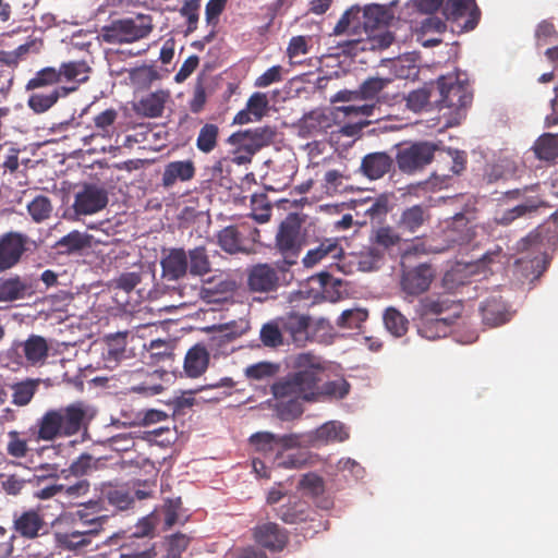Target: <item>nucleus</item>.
Returning <instances> with one entry per match:
<instances>
[{
    "mask_svg": "<svg viewBox=\"0 0 558 558\" xmlns=\"http://www.w3.org/2000/svg\"><path fill=\"white\" fill-rule=\"evenodd\" d=\"M153 29L151 16L138 14L135 17L113 20L110 24L101 27L100 35L107 44L122 45L144 39Z\"/></svg>",
    "mask_w": 558,
    "mask_h": 558,
    "instance_id": "423d86ee",
    "label": "nucleus"
},
{
    "mask_svg": "<svg viewBox=\"0 0 558 558\" xmlns=\"http://www.w3.org/2000/svg\"><path fill=\"white\" fill-rule=\"evenodd\" d=\"M453 319L449 317L428 318L417 316V332L427 340H435L446 337Z\"/></svg>",
    "mask_w": 558,
    "mask_h": 558,
    "instance_id": "f704fd0d",
    "label": "nucleus"
},
{
    "mask_svg": "<svg viewBox=\"0 0 558 558\" xmlns=\"http://www.w3.org/2000/svg\"><path fill=\"white\" fill-rule=\"evenodd\" d=\"M288 271L289 267L282 263L253 265L247 269V287L252 292H274L280 287L281 280H286Z\"/></svg>",
    "mask_w": 558,
    "mask_h": 558,
    "instance_id": "1a4fd4ad",
    "label": "nucleus"
},
{
    "mask_svg": "<svg viewBox=\"0 0 558 558\" xmlns=\"http://www.w3.org/2000/svg\"><path fill=\"white\" fill-rule=\"evenodd\" d=\"M49 355V343L39 335H29L26 340H15L1 354L7 367L19 369L22 366H41Z\"/></svg>",
    "mask_w": 558,
    "mask_h": 558,
    "instance_id": "39448f33",
    "label": "nucleus"
},
{
    "mask_svg": "<svg viewBox=\"0 0 558 558\" xmlns=\"http://www.w3.org/2000/svg\"><path fill=\"white\" fill-rule=\"evenodd\" d=\"M296 371L287 374L271 385V393L277 400L296 398L305 402L317 401L318 383L326 369L320 356L310 352L300 353L294 359Z\"/></svg>",
    "mask_w": 558,
    "mask_h": 558,
    "instance_id": "f257e3e1",
    "label": "nucleus"
},
{
    "mask_svg": "<svg viewBox=\"0 0 558 558\" xmlns=\"http://www.w3.org/2000/svg\"><path fill=\"white\" fill-rule=\"evenodd\" d=\"M29 239L20 232H7L0 236V270L15 266L27 250Z\"/></svg>",
    "mask_w": 558,
    "mask_h": 558,
    "instance_id": "dca6fc26",
    "label": "nucleus"
},
{
    "mask_svg": "<svg viewBox=\"0 0 558 558\" xmlns=\"http://www.w3.org/2000/svg\"><path fill=\"white\" fill-rule=\"evenodd\" d=\"M98 462L99 459L84 452L70 464L69 471L72 475L82 477L88 474L92 470H96Z\"/></svg>",
    "mask_w": 558,
    "mask_h": 558,
    "instance_id": "e2e57ef3",
    "label": "nucleus"
},
{
    "mask_svg": "<svg viewBox=\"0 0 558 558\" xmlns=\"http://www.w3.org/2000/svg\"><path fill=\"white\" fill-rule=\"evenodd\" d=\"M350 391V384L344 378H337L320 385L318 383L317 401L325 399H343Z\"/></svg>",
    "mask_w": 558,
    "mask_h": 558,
    "instance_id": "37998d69",
    "label": "nucleus"
},
{
    "mask_svg": "<svg viewBox=\"0 0 558 558\" xmlns=\"http://www.w3.org/2000/svg\"><path fill=\"white\" fill-rule=\"evenodd\" d=\"M282 328L278 318L262 326L259 338L265 347L277 348L283 344Z\"/></svg>",
    "mask_w": 558,
    "mask_h": 558,
    "instance_id": "864d4df0",
    "label": "nucleus"
},
{
    "mask_svg": "<svg viewBox=\"0 0 558 558\" xmlns=\"http://www.w3.org/2000/svg\"><path fill=\"white\" fill-rule=\"evenodd\" d=\"M258 238L259 230L246 221L228 226L217 235L218 244L229 254L248 252L250 246L257 242Z\"/></svg>",
    "mask_w": 558,
    "mask_h": 558,
    "instance_id": "9b49d317",
    "label": "nucleus"
},
{
    "mask_svg": "<svg viewBox=\"0 0 558 558\" xmlns=\"http://www.w3.org/2000/svg\"><path fill=\"white\" fill-rule=\"evenodd\" d=\"M187 254L189 272L192 276H204L211 270V264L205 246L190 250Z\"/></svg>",
    "mask_w": 558,
    "mask_h": 558,
    "instance_id": "79ce46f5",
    "label": "nucleus"
},
{
    "mask_svg": "<svg viewBox=\"0 0 558 558\" xmlns=\"http://www.w3.org/2000/svg\"><path fill=\"white\" fill-rule=\"evenodd\" d=\"M277 405V412L282 421H292L300 417L303 412V401L296 398H284L279 400Z\"/></svg>",
    "mask_w": 558,
    "mask_h": 558,
    "instance_id": "bf43d9fd",
    "label": "nucleus"
},
{
    "mask_svg": "<svg viewBox=\"0 0 558 558\" xmlns=\"http://www.w3.org/2000/svg\"><path fill=\"white\" fill-rule=\"evenodd\" d=\"M89 490L90 482L86 478H81L71 485H63L62 496L70 502L78 505V499L85 497Z\"/></svg>",
    "mask_w": 558,
    "mask_h": 558,
    "instance_id": "0e129e2a",
    "label": "nucleus"
},
{
    "mask_svg": "<svg viewBox=\"0 0 558 558\" xmlns=\"http://www.w3.org/2000/svg\"><path fill=\"white\" fill-rule=\"evenodd\" d=\"M362 8L352 5L343 12L333 27V36H361L364 34Z\"/></svg>",
    "mask_w": 558,
    "mask_h": 558,
    "instance_id": "bb28decb",
    "label": "nucleus"
},
{
    "mask_svg": "<svg viewBox=\"0 0 558 558\" xmlns=\"http://www.w3.org/2000/svg\"><path fill=\"white\" fill-rule=\"evenodd\" d=\"M88 245V235L80 231H72L57 242V246L60 248V252L66 254L80 252Z\"/></svg>",
    "mask_w": 558,
    "mask_h": 558,
    "instance_id": "8fccbe9b",
    "label": "nucleus"
},
{
    "mask_svg": "<svg viewBox=\"0 0 558 558\" xmlns=\"http://www.w3.org/2000/svg\"><path fill=\"white\" fill-rule=\"evenodd\" d=\"M70 90L71 88H59L58 86L47 94L34 93L29 96L27 105L35 113H44L52 108L60 98L70 95Z\"/></svg>",
    "mask_w": 558,
    "mask_h": 558,
    "instance_id": "c9c22d12",
    "label": "nucleus"
},
{
    "mask_svg": "<svg viewBox=\"0 0 558 558\" xmlns=\"http://www.w3.org/2000/svg\"><path fill=\"white\" fill-rule=\"evenodd\" d=\"M56 84H60L58 69L54 66H46L35 73L34 77L27 82L25 88L26 90H35Z\"/></svg>",
    "mask_w": 558,
    "mask_h": 558,
    "instance_id": "de8ad7c7",
    "label": "nucleus"
},
{
    "mask_svg": "<svg viewBox=\"0 0 558 558\" xmlns=\"http://www.w3.org/2000/svg\"><path fill=\"white\" fill-rule=\"evenodd\" d=\"M252 536L256 544L272 553L282 551L289 543L288 531L275 522L255 525Z\"/></svg>",
    "mask_w": 558,
    "mask_h": 558,
    "instance_id": "2eb2a0df",
    "label": "nucleus"
},
{
    "mask_svg": "<svg viewBox=\"0 0 558 558\" xmlns=\"http://www.w3.org/2000/svg\"><path fill=\"white\" fill-rule=\"evenodd\" d=\"M39 381L27 379L13 386L12 402L16 405L24 407L33 399Z\"/></svg>",
    "mask_w": 558,
    "mask_h": 558,
    "instance_id": "4d7b16f0",
    "label": "nucleus"
},
{
    "mask_svg": "<svg viewBox=\"0 0 558 558\" xmlns=\"http://www.w3.org/2000/svg\"><path fill=\"white\" fill-rule=\"evenodd\" d=\"M108 192L104 186L85 183L75 194L73 209L77 215H93L108 205Z\"/></svg>",
    "mask_w": 558,
    "mask_h": 558,
    "instance_id": "ddd939ff",
    "label": "nucleus"
},
{
    "mask_svg": "<svg viewBox=\"0 0 558 558\" xmlns=\"http://www.w3.org/2000/svg\"><path fill=\"white\" fill-rule=\"evenodd\" d=\"M277 517L287 524H296L307 520L310 507L304 501H294L282 505L277 509Z\"/></svg>",
    "mask_w": 558,
    "mask_h": 558,
    "instance_id": "4c0bfd02",
    "label": "nucleus"
},
{
    "mask_svg": "<svg viewBox=\"0 0 558 558\" xmlns=\"http://www.w3.org/2000/svg\"><path fill=\"white\" fill-rule=\"evenodd\" d=\"M311 447L325 446L331 442H342L350 434L345 425L339 421H329L314 430L308 432Z\"/></svg>",
    "mask_w": 558,
    "mask_h": 558,
    "instance_id": "412c9836",
    "label": "nucleus"
},
{
    "mask_svg": "<svg viewBox=\"0 0 558 558\" xmlns=\"http://www.w3.org/2000/svg\"><path fill=\"white\" fill-rule=\"evenodd\" d=\"M126 337L128 331L109 333L104 337L101 359L105 368H116L125 357Z\"/></svg>",
    "mask_w": 558,
    "mask_h": 558,
    "instance_id": "4be33fe9",
    "label": "nucleus"
},
{
    "mask_svg": "<svg viewBox=\"0 0 558 558\" xmlns=\"http://www.w3.org/2000/svg\"><path fill=\"white\" fill-rule=\"evenodd\" d=\"M446 29H447L446 22L442 19L430 14L420 22V25L417 27V33L421 36H426V35H432V34L441 35L446 32Z\"/></svg>",
    "mask_w": 558,
    "mask_h": 558,
    "instance_id": "338daca9",
    "label": "nucleus"
},
{
    "mask_svg": "<svg viewBox=\"0 0 558 558\" xmlns=\"http://www.w3.org/2000/svg\"><path fill=\"white\" fill-rule=\"evenodd\" d=\"M280 366L270 362H259L245 368V376L253 380H265L274 377Z\"/></svg>",
    "mask_w": 558,
    "mask_h": 558,
    "instance_id": "052dcab7",
    "label": "nucleus"
},
{
    "mask_svg": "<svg viewBox=\"0 0 558 558\" xmlns=\"http://www.w3.org/2000/svg\"><path fill=\"white\" fill-rule=\"evenodd\" d=\"M203 171V175L208 182L219 183L221 186H228L231 183L229 178L231 168L228 158L217 159L214 165L206 166Z\"/></svg>",
    "mask_w": 558,
    "mask_h": 558,
    "instance_id": "a19ab883",
    "label": "nucleus"
},
{
    "mask_svg": "<svg viewBox=\"0 0 558 558\" xmlns=\"http://www.w3.org/2000/svg\"><path fill=\"white\" fill-rule=\"evenodd\" d=\"M462 305L460 302L445 294L428 295L420 300L416 314L420 317L441 318L440 316L452 311V316H448L453 320L460 316Z\"/></svg>",
    "mask_w": 558,
    "mask_h": 558,
    "instance_id": "a211bd4d",
    "label": "nucleus"
},
{
    "mask_svg": "<svg viewBox=\"0 0 558 558\" xmlns=\"http://www.w3.org/2000/svg\"><path fill=\"white\" fill-rule=\"evenodd\" d=\"M438 149L429 142H416L402 147L396 155V162L402 173L412 174L429 165Z\"/></svg>",
    "mask_w": 558,
    "mask_h": 558,
    "instance_id": "f8f14e48",
    "label": "nucleus"
},
{
    "mask_svg": "<svg viewBox=\"0 0 558 558\" xmlns=\"http://www.w3.org/2000/svg\"><path fill=\"white\" fill-rule=\"evenodd\" d=\"M435 278V271L428 264H420L415 267L404 269L401 276L400 286L404 293L417 296L426 292Z\"/></svg>",
    "mask_w": 558,
    "mask_h": 558,
    "instance_id": "f3484780",
    "label": "nucleus"
},
{
    "mask_svg": "<svg viewBox=\"0 0 558 558\" xmlns=\"http://www.w3.org/2000/svg\"><path fill=\"white\" fill-rule=\"evenodd\" d=\"M162 277L178 281L189 271L187 254L183 248H170L160 262Z\"/></svg>",
    "mask_w": 558,
    "mask_h": 558,
    "instance_id": "b1692460",
    "label": "nucleus"
},
{
    "mask_svg": "<svg viewBox=\"0 0 558 558\" xmlns=\"http://www.w3.org/2000/svg\"><path fill=\"white\" fill-rule=\"evenodd\" d=\"M414 7L425 14H433L441 7L446 20L452 22L466 17L462 26L465 31L474 29L480 20V10L474 0H414Z\"/></svg>",
    "mask_w": 558,
    "mask_h": 558,
    "instance_id": "0eeeda50",
    "label": "nucleus"
},
{
    "mask_svg": "<svg viewBox=\"0 0 558 558\" xmlns=\"http://www.w3.org/2000/svg\"><path fill=\"white\" fill-rule=\"evenodd\" d=\"M27 211L32 219L39 223L47 220L52 213V204L49 197L45 195H37L28 205Z\"/></svg>",
    "mask_w": 558,
    "mask_h": 558,
    "instance_id": "6e6d98bb",
    "label": "nucleus"
},
{
    "mask_svg": "<svg viewBox=\"0 0 558 558\" xmlns=\"http://www.w3.org/2000/svg\"><path fill=\"white\" fill-rule=\"evenodd\" d=\"M364 34L368 35L371 32L386 25L389 20V14L385 5L367 4L362 8Z\"/></svg>",
    "mask_w": 558,
    "mask_h": 558,
    "instance_id": "e433bc0d",
    "label": "nucleus"
},
{
    "mask_svg": "<svg viewBox=\"0 0 558 558\" xmlns=\"http://www.w3.org/2000/svg\"><path fill=\"white\" fill-rule=\"evenodd\" d=\"M301 223L293 215H289L279 226L276 234V247L282 254L281 262L289 268L296 264L302 248Z\"/></svg>",
    "mask_w": 558,
    "mask_h": 558,
    "instance_id": "9d476101",
    "label": "nucleus"
},
{
    "mask_svg": "<svg viewBox=\"0 0 558 558\" xmlns=\"http://www.w3.org/2000/svg\"><path fill=\"white\" fill-rule=\"evenodd\" d=\"M156 546L149 538L130 535L120 546V558H154Z\"/></svg>",
    "mask_w": 558,
    "mask_h": 558,
    "instance_id": "7c9ffc66",
    "label": "nucleus"
},
{
    "mask_svg": "<svg viewBox=\"0 0 558 558\" xmlns=\"http://www.w3.org/2000/svg\"><path fill=\"white\" fill-rule=\"evenodd\" d=\"M60 76L59 88H71L70 94L78 89L80 85L89 78L92 68L83 60L62 62L58 68Z\"/></svg>",
    "mask_w": 558,
    "mask_h": 558,
    "instance_id": "aec40b11",
    "label": "nucleus"
},
{
    "mask_svg": "<svg viewBox=\"0 0 558 558\" xmlns=\"http://www.w3.org/2000/svg\"><path fill=\"white\" fill-rule=\"evenodd\" d=\"M13 535L25 541H34L49 533V525L45 520L43 509L28 508L15 510L12 513Z\"/></svg>",
    "mask_w": 558,
    "mask_h": 558,
    "instance_id": "6e6552de",
    "label": "nucleus"
},
{
    "mask_svg": "<svg viewBox=\"0 0 558 558\" xmlns=\"http://www.w3.org/2000/svg\"><path fill=\"white\" fill-rule=\"evenodd\" d=\"M384 259L385 254L369 240V244L364 246L357 255V265L363 271H372L378 269Z\"/></svg>",
    "mask_w": 558,
    "mask_h": 558,
    "instance_id": "ea45409f",
    "label": "nucleus"
},
{
    "mask_svg": "<svg viewBox=\"0 0 558 558\" xmlns=\"http://www.w3.org/2000/svg\"><path fill=\"white\" fill-rule=\"evenodd\" d=\"M371 241L386 255L400 244L401 236L390 227H380L371 236Z\"/></svg>",
    "mask_w": 558,
    "mask_h": 558,
    "instance_id": "49530a36",
    "label": "nucleus"
},
{
    "mask_svg": "<svg viewBox=\"0 0 558 558\" xmlns=\"http://www.w3.org/2000/svg\"><path fill=\"white\" fill-rule=\"evenodd\" d=\"M219 128L214 123H205L197 135L196 147L204 154L211 153L218 145Z\"/></svg>",
    "mask_w": 558,
    "mask_h": 558,
    "instance_id": "a18cd8bd",
    "label": "nucleus"
},
{
    "mask_svg": "<svg viewBox=\"0 0 558 558\" xmlns=\"http://www.w3.org/2000/svg\"><path fill=\"white\" fill-rule=\"evenodd\" d=\"M536 186H524L523 189H514L507 191L505 193V197L510 201H519L517 204V208H523V211H520L523 217H530L538 211V209L546 205L543 198L535 193Z\"/></svg>",
    "mask_w": 558,
    "mask_h": 558,
    "instance_id": "393cba45",
    "label": "nucleus"
},
{
    "mask_svg": "<svg viewBox=\"0 0 558 558\" xmlns=\"http://www.w3.org/2000/svg\"><path fill=\"white\" fill-rule=\"evenodd\" d=\"M95 536L93 530L54 531L53 539L56 547L64 551H78L92 544Z\"/></svg>",
    "mask_w": 558,
    "mask_h": 558,
    "instance_id": "5701e85b",
    "label": "nucleus"
},
{
    "mask_svg": "<svg viewBox=\"0 0 558 558\" xmlns=\"http://www.w3.org/2000/svg\"><path fill=\"white\" fill-rule=\"evenodd\" d=\"M440 98L438 109L444 111L446 126L452 128L461 123L466 116V110L473 100V93L466 80L451 76H440L437 82Z\"/></svg>",
    "mask_w": 558,
    "mask_h": 558,
    "instance_id": "20e7f679",
    "label": "nucleus"
},
{
    "mask_svg": "<svg viewBox=\"0 0 558 558\" xmlns=\"http://www.w3.org/2000/svg\"><path fill=\"white\" fill-rule=\"evenodd\" d=\"M276 136V131L271 126H259L248 129L231 134L228 142L231 145L239 146L243 150L255 154L263 147L272 144Z\"/></svg>",
    "mask_w": 558,
    "mask_h": 558,
    "instance_id": "4468645a",
    "label": "nucleus"
},
{
    "mask_svg": "<svg viewBox=\"0 0 558 558\" xmlns=\"http://www.w3.org/2000/svg\"><path fill=\"white\" fill-rule=\"evenodd\" d=\"M251 445L263 454L272 453L278 448L277 435L270 432H257L250 437Z\"/></svg>",
    "mask_w": 558,
    "mask_h": 558,
    "instance_id": "13d9d810",
    "label": "nucleus"
},
{
    "mask_svg": "<svg viewBox=\"0 0 558 558\" xmlns=\"http://www.w3.org/2000/svg\"><path fill=\"white\" fill-rule=\"evenodd\" d=\"M392 162V158L386 153H372L363 158L361 170L368 179L377 180L390 171Z\"/></svg>",
    "mask_w": 558,
    "mask_h": 558,
    "instance_id": "473e14b6",
    "label": "nucleus"
},
{
    "mask_svg": "<svg viewBox=\"0 0 558 558\" xmlns=\"http://www.w3.org/2000/svg\"><path fill=\"white\" fill-rule=\"evenodd\" d=\"M26 284L20 278H9L0 281V301L8 302L25 295Z\"/></svg>",
    "mask_w": 558,
    "mask_h": 558,
    "instance_id": "603ef678",
    "label": "nucleus"
},
{
    "mask_svg": "<svg viewBox=\"0 0 558 558\" xmlns=\"http://www.w3.org/2000/svg\"><path fill=\"white\" fill-rule=\"evenodd\" d=\"M169 93L156 90L142 97L134 104V111L145 118H159L162 116Z\"/></svg>",
    "mask_w": 558,
    "mask_h": 558,
    "instance_id": "c85d7f7f",
    "label": "nucleus"
},
{
    "mask_svg": "<svg viewBox=\"0 0 558 558\" xmlns=\"http://www.w3.org/2000/svg\"><path fill=\"white\" fill-rule=\"evenodd\" d=\"M558 233L548 226H538L519 243L521 251H526L515 260L514 271L518 278L534 282L547 269L549 265L548 251L556 250Z\"/></svg>",
    "mask_w": 558,
    "mask_h": 558,
    "instance_id": "f03ea898",
    "label": "nucleus"
},
{
    "mask_svg": "<svg viewBox=\"0 0 558 558\" xmlns=\"http://www.w3.org/2000/svg\"><path fill=\"white\" fill-rule=\"evenodd\" d=\"M390 82L389 78L369 77L364 81L359 90H356L357 96L365 100L374 99Z\"/></svg>",
    "mask_w": 558,
    "mask_h": 558,
    "instance_id": "680f3d73",
    "label": "nucleus"
},
{
    "mask_svg": "<svg viewBox=\"0 0 558 558\" xmlns=\"http://www.w3.org/2000/svg\"><path fill=\"white\" fill-rule=\"evenodd\" d=\"M201 0H185L180 9L181 16L187 21L186 33H193L197 28L199 19Z\"/></svg>",
    "mask_w": 558,
    "mask_h": 558,
    "instance_id": "69168bd1",
    "label": "nucleus"
},
{
    "mask_svg": "<svg viewBox=\"0 0 558 558\" xmlns=\"http://www.w3.org/2000/svg\"><path fill=\"white\" fill-rule=\"evenodd\" d=\"M343 254V250L340 246L338 239L330 238L324 239L318 246L310 250L303 257V264L305 267H313L325 258L337 259Z\"/></svg>",
    "mask_w": 558,
    "mask_h": 558,
    "instance_id": "2f4dec72",
    "label": "nucleus"
},
{
    "mask_svg": "<svg viewBox=\"0 0 558 558\" xmlns=\"http://www.w3.org/2000/svg\"><path fill=\"white\" fill-rule=\"evenodd\" d=\"M210 355L203 343L190 348L184 357V373L187 377L197 378L203 375L209 365Z\"/></svg>",
    "mask_w": 558,
    "mask_h": 558,
    "instance_id": "cd10ccee",
    "label": "nucleus"
},
{
    "mask_svg": "<svg viewBox=\"0 0 558 558\" xmlns=\"http://www.w3.org/2000/svg\"><path fill=\"white\" fill-rule=\"evenodd\" d=\"M429 220L430 214L428 207L413 205L401 213L397 227L402 232L415 234L423 226L428 223Z\"/></svg>",
    "mask_w": 558,
    "mask_h": 558,
    "instance_id": "a878e982",
    "label": "nucleus"
},
{
    "mask_svg": "<svg viewBox=\"0 0 558 558\" xmlns=\"http://www.w3.org/2000/svg\"><path fill=\"white\" fill-rule=\"evenodd\" d=\"M482 318L485 325L497 327L510 319V313L507 310L501 298L492 296L481 306Z\"/></svg>",
    "mask_w": 558,
    "mask_h": 558,
    "instance_id": "72a5a7b5",
    "label": "nucleus"
},
{
    "mask_svg": "<svg viewBox=\"0 0 558 558\" xmlns=\"http://www.w3.org/2000/svg\"><path fill=\"white\" fill-rule=\"evenodd\" d=\"M87 407L78 401L65 407L50 409L39 417L32 429L37 441H53L86 430Z\"/></svg>",
    "mask_w": 558,
    "mask_h": 558,
    "instance_id": "7ed1b4c3",
    "label": "nucleus"
},
{
    "mask_svg": "<svg viewBox=\"0 0 558 558\" xmlns=\"http://www.w3.org/2000/svg\"><path fill=\"white\" fill-rule=\"evenodd\" d=\"M118 118V111L113 108L106 109L96 114L93 119L98 135L111 137L114 132V123Z\"/></svg>",
    "mask_w": 558,
    "mask_h": 558,
    "instance_id": "5fc2aeb1",
    "label": "nucleus"
},
{
    "mask_svg": "<svg viewBox=\"0 0 558 558\" xmlns=\"http://www.w3.org/2000/svg\"><path fill=\"white\" fill-rule=\"evenodd\" d=\"M430 92L427 88L412 90L407 96V107L413 112H421L429 102Z\"/></svg>",
    "mask_w": 558,
    "mask_h": 558,
    "instance_id": "774afa93",
    "label": "nucleus"
},
{
    "mask_svg": "<svg viewBox=\"0 0 558 558\" xmlns=\"http://www.w3.org/2000/svg\"><path fill=\"white\" fill-rule=\"evenodd\" d=\"M282 331L299 347L310 341L311 317L298 312H289L278 317Z\"/></svg>",
    "mask_w": 558,
    "mask_h": 558,
    "instance_id": "6ab92c4d",
    "label": "nucleus"
},
{
    "mask_svg": "<svg viewBox=\"0 0 558 558\" xmlns=\"http://www.w3.org/2000/svg\"><path fill=\"white\" fill-rule=\"evenodd\" d=\"M383 319L386 329L397 338L403 337L409 330V319L396 307H387Z\"/></svg>",
    "mask_w": 558,
    "mask_h": 558,
    "instance_id": "58836bf2",
    "label": "nucleus"
},
{
    "mask_svg": "<svg viewBox=\"0 0 558 558\" xmlns=\"http://www.w3.org/2000/svg\"><path fill=\"white\" fill-rule=\"evenodd\" d=\"M368 318V312L365 308H350L341 313L337 319V326L347 329H360Z\"/></svg>",
    "mask_w": 558,
    "mask_h": 558,
    "instance_id": "3c124183",
    "label": "nucleus"
},
{
    "mask_svg": "<svg viewBox=\"0 0 558 558\" xmlns=\"http://www.w3.org/2000/svg\"><path fill=\"white\" fill-rule=\"evenodd\" d=\"M537 158L551 161L558 159V134H544L534 144Z\"/></svg>",
    "mask_w": 558,
    "mask_h": 558,
    "instance_id": "c03bdc74",
    "label": "nucleus"
},
{
    "mask_svg": "<svg viewBox=\"0 0 558 558\" xmlns=\"http://www.w3.org/2000/svg\"><path fill=\"white\" fill-rule=\"evenodd\" d=\"M195 166L192 160H177L166 165L161 184L163 187H172L178 181L186 182L194 178Z\"/></svg>",
    "mask_w": 558,
    "mask_h": 558,
    "instance_id": "c756f323",
    "label": "nucleus"
},
{
    "mask_svg": "<svg viewBox=\"0 0 558 558\" xmlns=\"http://www.w3.org/2000/svg\"><path fill=\"white\" fill-rule=\"evenodd\" d=\"M74 517L83 526L82 530H93L95 531V536L100 534V532L104 530V525L108 521V515L93 513V511H86L85 509H77L74 512Z\"/></svg>",
    "mask_w": 558,
    "mask_h": 558,
    "instance_id": "09e8293b",
    "label": "nucleus"
}]
</instances>
